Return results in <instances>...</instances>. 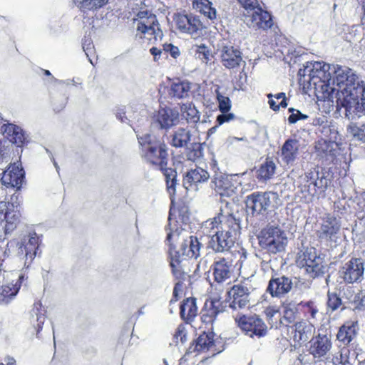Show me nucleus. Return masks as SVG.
Returning <instances> with one entry per match:
<instances>
[{
    "mask_svg": "<svg viewBox=\"0 0 365 365\" xmlns=\"http://www.w3.org/2000/svg\"><path fill=\"white\" fill-rule=\"evenodd\" d=\"M245 23L249 28L267 30L273 25L271 14L261 6L248 13H244Z\"/></svg>",
    "mask_w": 365,
    "mask_h": 365,
    "instance_id": "a211bd4d",
    "label": "nucleus"
},
{
    "mask_svg": "<svg viewBox=\"0 0 365 365\" xmlns=\"http://www.w3.org/2000/svg\"><path fill=\"white\" fill-rule=\"evenodd\" d=\"M178 113L169 108L159 109L154 115L155 121L162 129H168L175 125L178 121Z\"/></svg>",
    "mask_w": 365,
    "mask_h": 365,
    "instance_id": "c85d7f7f",
    "label": "nucleus"
},
{
    "mask_svg": "<svg viewBox=\"0 0 365 365\" xmlns=\"http://www.w3.org/2000/svg\"><path fill=\"white\" fill-rule=\"evenodd\" d=\"M250 289L247 284L240 282L234 284L227 291L225 301L232 310L243 309L250 305Z\"/></svg>",
    "mask_w": 365,
    "mask_h": 365,
    "instance_id": "f8f14e48",
    "label": "nucleus"
},
{
    "mask_svg": "<svg viewBox=\"0 0 365 365\" xmlns=\"http://www.w3.org/2000/svg\"><path fill=\"white\" fill-rule=\"evenodd\" d=\"M267 98L269 108L274 111H278L280 108H285L287 106L285 93H277L276 94L269 93Z\"/></svg>",
    "mask_w": 365,
    "mask_h": 365,
    "instance_id": "79ce46f5",
    "label": "nucleus"
},
{
    "mask_svg": "<svg viewBox=\"0 0 365 365\" xmlns=\"http://www.w3.org/2000/svg\"><path fill=\"white\" fill-rule=\"evenodd\" d=\"M42 72L44 75L51 77L50 83H58L59 84H64L67 86L73 85L75 89H81V81L79 78L77 79H67L66 81H58L52 76L51 72L48 70L42 69Z\"/></svg>",
    "mask_w": 365,
    "mask_h": 365,
    "instance_id": "3c124183",
    "label": "nucleus"
},
{
    "mask_svg": "<svg viewBox=\"0 0 365 365\" xmlns=\"http://www.w3.org/2000/svg\"><path fill=\"white\" fill-rule=\"evenodd\" d=\"M176 28L184 34H190L197 38L202 35L205 26L199 16L193 14H176L173 16Z\"/></svg>",
    "mask_w": 365,
    "mask_h": 365,
    "instance_id": "ddd939ff",
    "label": "nucleus"
},
{
    "mask_svg": "<svg viewBox=\"0 0 365 365\" xmlns=\"http://www.w3.org/2000/svg\"><path fill=\"white\" fill-rule=\"evenodd\" d=\"M299 318L297 306H292L291 303L284 306L282 320L286 323V326L295 322L296 319Z\"/></svg>",
    "mask_w": 365,
    "mask_h": 365,
    "instance_id": "09e8293b",
    "label": "nucleus"
},
{
    "mask_svg": "<svg viewBox=\"0 0 365 365\" xmlns=\"http://www.w3.org/2000/svg\"><path fill=\"white\" fill-rule=\"evenodd\" d=\"M190 50L194 56L204 63L207 64L212 61L213 56L212 51L208 46L204 43L194 44Z\"/></svg>",
    "mask_w": 365,
    "mask_h": 365,
    "instance_id": "58836bf2",
    "label": "nucleus"
},
{
    "mask_svg": "<svg viewBox=\"0 0 365 365\" xmlns=\"http://www.w3.org/2000/svg\"><path fill=\"white\" fill-rule=\"evenodd\" d=\"M19 195L14 194L9 201L0 202V238L12 233L21 222Z\"/></svg>",
    "mask_w": 365,
    "mask_h": 365,
    "instance_id": "20e7f679",
    "label": "nucleus"
},
{
    "mask_svg": "<svg viewBox=\"0 0 365 365\" xmlns=\"http://www.w3.org/2000/svg\"><path fill=\"white\" fill-rule=\"evenodd\" d=\"M216 53L222 65L228 69L239 67L243 61L241 51L227 43L222 42L219 44Z\"/></svg>",
    "mask_w": 365,
    "mask_h": 365,
    "instance_id": "f3484780",
    "label": "nucleus"
},
{
    "mask_svg": "<svg viewBox=\"0 0 365 365\" xmlns=\"http://www.w3.org/2000/svg\"><path fill=\"white\" fill-rule=\"evenodd\" d=\"M183 290V284L182 282H178L175 283L173 292V297L170 301V304H173L178 301V299L180 297V294H182Z\"/></svg>",
    "mask_w": 365,
    "mask_h": 365,
    "instance_id": "e2e57ef3",
    "label": "nucleus"
},
{
    "mask_svg": "<svg viewBox=\"0 0 365 365\" xmlns=\"http://www.w3.org/2000/svg\"><path fill=\"white\" fill-rule=\"evenodd\" d=\"M334 145L335 143L333 141L320 138L315 143L314 148L319 155L333 157L336 155V149L334 148Z\"/></svg>",
    "mask_w": 365,
    "mask_h": 365,
    "instance_id": "a19ab883",
    "label": "nucleus"
},
{
    "mask_svg": "<svg viewBox=\"0 0 365 365\" xmlns=\"http://www.w3.org/2000/svg\"><path fill=\"white\" fill-rule=\"evenodd\" d=\"M331 174L325 168L310 170L305 174L304 191L311 196L324 194L331 182Z\"/></svg>",
    "mask_w": 365,
    "mask_h": 365,
    "instance_id": "423d86ee",
    "label": "nucleus"
},
{
    "mask_svg": "<svg viewBox=\"0 0 365 365\" xmlns=\"http://www.w3.org/2000/svg\"><path fill=\"white\" fill-rule=\"evenodd\" d=\"M198 309L195 297H187L182 302L180 307V315L186 323H191L197 315Z\"/></svg>",
    "mask_w": 365,
    "mask_h": 365,
    "instance_id": "72a5a7b5",
    "label": "nucleus"
},
{
    "mask_svg": "<svg viewBox=\"0 0 365 365\" xmlns=\"http://www.w3.org/2000/svg\"><path fill=\"white\" fill-rule=\"evenodd\" d=\"M359 331V322L356 318L345 321L338 329L336 340L344 346L349 347L356 340Z\"/></svg>",
    "mask_w": 365,
    "mask_h": 365,
    "instance_id": "412c9836",
    "label": "nucleus"
},
{
    "mask_svg": "<svg viewBox=\"0 0 365 365\" xmlns=\"http://www.w3.org/2000/svg\"><path fill=\"white\" fill-rule=\"evenodd\" d=\"M262 250L269 255H276L285 250L288 241L286 233L278 226H267L257 235Z\"/></svg>",
    "mask_w": 365,
    "mask_h": 365,
    "instance_id": "39448f33",
    "label": "nucleus"
},
{
    "mask_svg": "<svg viewBox=\"0 0 365 365\" xmlns=\"http://www.w3.org/2000/svg\"><path fill=\"white\" fill-rule=\"evenodd\" d=\"M365 262L360 257H351L340 268V277L346 284L360 283L364 279Z\"/></svg>",
    "mask_w": 365,
    "mask_h": 365,
    "instance_id": "4468645a",
    "label": "nucleus"
},
{
    "mask_svg": "<svg viewBox=\"0 0 365 365\" xmlns=\"http://www.w3.org/2000/svg\"><path fill=\"white\" fill-rule=\"evenodd\" d=\"M109 0H76L79 9L86 12L88 11H96L108 3Z\"/></svg>",
    "mask_w": 365,
    "mask_h": 365,
    "instance_id": "c03bdc74",
    "label": "nucleus"
},
{
    "mask_svg": "<svg viewBox=\"0 0 365 365\" xmlns=\"http://www.w3.org/2000/svg\"><path fill=\"white\" fill-rule=\"evenodd\" d=\"M170 266L172 274L178 282H182V284L185 282H188L189 284H191L190 271L186 269L185 264L180 259L178 252H175V255L170 253Z\"/></svg>",
    "mask_w": 365,
    "mask_h": 365,
    "instance_id": "bb28decb",
    "label": "nucleus"
},
{
    "mask_svg": "<svg viewBox=\"0 0 365 365\" xmlns=\"http://www.w3.org/2000/svg\"><path fill=\"white\" fill-rule=\"evenodd\" d=\"M277 49L274 50V55L277 58L282 59L287 63H297V58L302 56L301 48H297L289 41L283 36L278 38L276 43Z\"/></svg>",
    "mask_w": 365,
    "mask_h": 365,
    "instance_id": "6ab92c4d",
    "label": "nucleus"
},
{
    "mask_svg": "<svg viewBox=\"0 0 365 365\" xmlns=\"http://www.w3.org/2000/svg\"><path fill=\"white\" fill-rule=\"evenodd\" d=\"M336 93V110L339 111L341 108L346 110V115L349 114H358L365 111V93Z\"/></svg>",
    "mask_w": 365,
    "mask_h": 365,
    "instance_id": "9b49d317",
    "label": "nucleus"
},
{
    "mask_svg": "<svg viewBox=\"0 0 365 365\" xmlns=\"http://www.w3.org/2000/svg\"><path fill=\"white\" fill-rule=\"evenodd\" d=\"M349 130H350V133L354 136V137H356V136H359V133L361 132L362 130L359 128L357 127L356 125H352V126H350L349 127Z\"/></svg>",
    "mask_w": 365,
    "mask_h": 365,
    "instance_id": "774afa93",
    "label": "nucleus"
},
{
    "mask_svg": "<svg viewBox=\"0 0 365 365\" xmlns=\"http://www.w3.org/2000/svg\"><path fill=\"white\" fill-rule=\"evenodd\" d=\"M282 157L287 164L293 163L299 152V143L295 139L287 140L282 147Z\"/></svg>",
    "mask_w": 365,
    "mask_h": 365,
    "instance_id": "e433bc0d",
    "label": "nucleus"
},
{
    "mask_svg": "<svg viewBox=\"0 0 365 365\" xmlns=\"http://www.w3.org/2000/svg\"><path fill=\"white\" fill-rule=\"evenodd\" d=\"M215 336L212 331H202L190 345L187 352L194 353L196 355L209 352L212 356L220 353L221 350L217 348Z\"/></svg>",
    "mask_w": 365,
    "mask_h": 365,
    "instance_id": "2eb2a0df",
    "label": "nucleus"
},
{
    "mask_svg": "<svg viewBox=\"0 0 365 365\" xmlns=\"http://www.w3.org/2000/svg\"><path fill=\"white\" fill-rule=\"evenodd\" d=\"M288 111L292 113L288 117V122L290 124H294L299 120H305L308 118L307 115L302 113L299 110H296L293 108H289Z\"/></svg>",
    "mask_w": 365,
    "mask_h": 365,
    "instance_id": "bf43d9fd",
    "label": "nucleus"
},
{
    "mask_svg": "<svg viewBox=\"0 0 365 365\" xmlns=\"http://www.w3.org/2000/svg\"><path fill=\"white\" fill-rule=\"evenodd\" d=\"M4 138L17 147H23L26 143V134L24 130L13 123L4 124L1 127Z\"/></svg>",
    "mask_w": 365,
    "mask_h": 365,
    "instance_id": "cd10ccee",
    "label": "nucleus"
},
{
    "mask_svg": "<svg viewBox=\"0 0 365 365\" xmlns=\"http://www.w3.org/2000/svg\"><path fill=\"white\" fill-rule=\"evenodd\" d=\"M213 280L217 284H222L230 279L234 272L233 262L230 258L218 257L210 267Z\"/></svg>",
    "mask_w": 365,
    "mask_h": 365,
    "instance_id": "aec40b11",
    "label": "nucleus"
},
{
    "mask_svg": "<svg viewBox=\"0 0 365 365\" xmlns=\"http://www.w3.org/2000/svg\"><path fill=\"white\" fill-rule=\"evenodd\" d=\"M264 314L269 323L272 322L273 317L280 313V308L277 306H268L265 308Z\"/></svg>",
    "mask_w": 365,
    "mask_h": 365,
    "instance_id": "680f3d73",
    "label": "nucleus"
},
{
    "mask_svg": "<svg viewBox=\"0 0 365 365\" xmlns=\"http://www.w3.org/2000/svg\"><path fill=\"white\" fill-rule=\"evenodd\" d=\"M202 148L200 144L194 143L192 148L187 151V158L192 161H195L202 156Z\"/></svg>",
    "mask_w": 365,
    "mask_h": 365,
    "instance_id": "13d9d810",
    "label": "nucleus"
},
{
    "mask_svg": "<svg viewBox=\"0 0 365 365\" xmlns=\"http://www.w3.org/2000/svg\"><path fill=\"white\" fill-rule=\"evenodd\" d=\"M82 48H83L87 58H88V61H90V63L93 66H94L96 63L91 58V55L93 53L94 48H93V41L91 38H88V37L84 38V39L83 40V42H82Z\"/></svg>",
    "mask_w": 365,
    "mask_h": 365,
    "instance_id": "4d7b16f0",
    "label": "nucleus"
},
{
    "mask_svg": "<svg viewBox=\"0 0 365 365\" xmlns=\"http://www.w3.org/2000/svg\"><path fill=\"white\" fill-rule=\"evenodd\" d=\"M40 245L39 237L36 232L30 234L27 242L22 243L21 249L25 252L26 257L34 258L36 255L37 250Z\"/></svg>",
    "mask_w": 365,
    "mask_h": 365,
    "instance_id": "4c0bfd02",
    "label": "nucleus"
},
{
    "mask_svg": "<svg viewBox=\"0 0 365 365\" xmlns=\"http://www.w3.org/2000/svg\"><path fill=\"white\" fill-rule=\"evenodd\" d=\"M194 7L204 14L205 16L212 20L216 18V10L212 7V4L208 0H199L193 3Z\"/></svg>",
    "mask_w": 365,
    "mask_h": 365,
    "instance_id": "a18cd8bd",
    "label": "nucleus"
},
{
    "mask_svg": "<svg viewBox=\"0 0 365 365\" xmlns=\"http://www.w3.org/2000/svg\"><path fill=\"white\" fill-rule=\"evenodd\" d=\"M302 91H365V83L351 68L307 62L298 71Z\"/></svg>",
    "mask_w": 365,
    "mask_h": 365,
    "instance_id": "f257e3e1",
    "label": "nucleus"
},
{
    "mask_svg": "<svg viewBox=\"0 0 365 365\" xmlns=\"http://www.w3.org/2000/svg\"><path fill=\"white\" fill-rule=\"evenodd\" d=\"M182 230L181 231H178V230H171L169 232L166 237V242L170 248V254L172 253L171 251L175 249V242H178L180 240H182L184 237L182 235Z\"/></svg>",
    "mask_w": 365,
    "mask_h": 365,
    "instance_id": "603ef678",
    "label": "nucleus"
},
{
    "mask_svg": "<svg viewBox=\"0 0 365 365\" xmlns=\"http://www.w3.org/2000/svg\"><path fill=\"white\" fill-rule=\"evenodd\" d=\"M163 51L165 53H170V55L173 57L174 58H176L180 56V50L177 46H173L171 43L169 44H164L163 45Z\"/></svg>",
    "mask_w": 365,
    "mask_h": 365,
    "instance_id": "0e129e2a",
    "label": "nucleus"
},
{
    "mask_svg": "<svg viewBox=\"0 0 365 365\" xmlns=\"http://www.w3.org/2000/svg\"><path fill=\"white\" fill-rule=\"evenodd\" d=\"M235 119V115L232 113H225L219 115L217 117V123L218 125H222L225 123L230 122Z\"/></svg>",
    "mask_w": 365,
    "mask_h": 365,
    "instance_id": "69168bd1",
    "label": "nucleus"
},
{
    "mask_svg": "<svg viewBox=\"0 0 365 365\" xmlns=\"http://www.w3.org/2000/svg\"><path fill=\"white\" fill-rule=\"evenodd\" d=\"M269 204L270 199L267 192H255L248 195L246 199V207L252 215L263 214Z\"/></svg>",
    "mask_w": 365,
    "mask_h": 365,
    "instance_id": "b1692460",
    "label": "nucleus"
},
{
    "mask_svg": "<svg viewBox=\"0 0 365 365\" xmlns=\"http://www.w3.org/2000/svg\"><path fill=\"white\" fill-rule=\"evenodd\" d=\"M297 306L299 318H302V320L312 322V320L316 319L319 309L315 301H301Z\"/></svg>",
    "mask_w": 365,
    "mask_h": 365,
    "instance_id": "f704fd0d",
    "label": "nucleus"
},
{
    "mask_svg": "<svg viewBox=\"0 0 365 365\" xmlns=\"http://www.w3.org/2000/svg\"><path fill=\"white\" fill-rule=\"evenodd\" d=\"M202 245L196 236L190 235L187 238H182L180 251L182 255L189 258L197 259L200 255Z\"/></svg>",
    "mask_w": 365,
    "mask_h": 365,
    "instance_id": "2f4dec72",
    "label": "nucleus"
},
{
    "mask_svg": "<svg viewBox=\"0 0 365 365\" xmlns=\"http://www.w3.org/2000/svg\"><path fill=\"white\" fill-rule=\"evenodd\" d=\"M136 31V36L150 43L160 40L163 36L156 16L148 12L142 11L138 14Z\"/></svg>",
    "mask_w": 365,
    "mask_h": 365,
    "instance_id": "0eeeda50",
    "label": "nucleus"
},
{
    "mask_svg": "<svg viewBox=\"0 0 365 365\" xmlns=\"http://www.w3.org/2000/svg\"><path fill=\"white\" fill-rule=\"evenodd\" d=\"M191 89L195 90L187 81L176 79L171 84V91H189Z\"/></svg>",
    "mask_w": 365,
    "mask_h": 365,
    "instance_id": "6e6d98bb",
    "label": "nucleus"
},
{
    "mask_svg": "<svg viewBox=\"0 0 365 365\" xmlns=\"http://www.w3.org/2000/svg\"><path fill=\"white\" fill-rule=\"evenodd\" d=\"M349 350L346 347H341L336 352L331 359L333 365H347L349 364Z\"/></svg>",
    "mask_w": 365,
    "mask_h": 365,
    "instance_id": "8fccbe9b",
    "label": "nucleus"
},
{
    "mask_svg": "<svg viewBox=\"0 0 365 365\" xmlns=\"http://www.w3.org/2000/svg\"><path fill=\"white\" fill-rule=\"evenodd\" d=\"M211 187L221 197L232 196L237 189L228 176L221 175L214 177L211 181Z\"/></svg>",
    "mask_w": 365,
    "mask_h": 365,
    "instance_id": "a878e982",
    "label": "nucleus"
},
{
    "mask_svg": "<svg viewBox=\"0 0 365 365\" xmlns=\"http://www.w3.org/2000/svg\"><path fill=\"white\" fill-rule=\"evenodd\" d=\"M292 287V280L285 276L272 277L269 282L267 292L273 297H282L287 294Z\"/></svg>",
    "mask_w": 365,
    "mask_h": 365,
    "instance_id": "393cba45",
    "label": "nucleus"
},
{
    "mask_svg": "<svg viewBox=\"0 0 365 365\" xmlns=\"http://www.w3.org/2000/svg\"><path fill=\"white\" fill-rule=\"evenodd\" d=\"M25 179V171L21 163L17 161L10 163L4 170L1 178V182L6 187L16 188L19 190Z\"/></svg>",
    "mask_w": 365,
    "mask_h": 365,
    "instance_id": "dca6fc26",
    "label": "nucleus"
},
{
    "mask_svg": "<svg viewBox=\"0 0 365 365\" xmlns=\"http://www.w3.org/2000/svg\"><path fill=\"white\" fill-rule=\"evenodd\" d=\"M314 126H322L323 128H329L327 126V119L325 116H319L313 118L312 123Z\"/></svg>",
    "mask_w": 365,
    "mask_h": 365,
    "instance_id": "338daca9",
    "label": "nucleus"
},
{
    "mask_svg": "<svg viewBox=\"0 0 365 365\" xmlns=\"http://www.w3.org/2000/svg\"><path fill=\"white\" fill-rule=\"evenodd\" d=\"M316 103L324 112L329 113L336 108V93H314Z\"/></svg>",
    "mask_w": 365,
    "mask_h": 365,
    "instance_id": "c9c22d12",
    "label": "nucleus"
},
{
    "mask_svg": "<svg viewBox=\"0 0 365 365\" xmlns=\"http://www.w3.org/2000/svg\"><path fill=\"white\" fill-rule=\"evenodd\" d=\"M181 110L187 123H196L200 120V113L192 103L183 104Z\"/></svg>",
    "mask_w": 365,
    "mask_h": 365,
    "instance_id": "de8ad7c7",
    "label": "nucleus"
},
{
    "mask_svg": "<svg viewBox=\"0 0 365 365\" xmlns=\"http://www.w3.org/2000/svg\"><path fill=\"white\" fill-rule=\"evenodd\" d=\"M296 262L298 266L304 267L312 277H316L324 273V267L322 259L317 256L314 247H307L301 250L297 254Z\"/></svg>",
    "mask_w": 365,
    "mask_h": 365,
    "instance_id": "1a4fd4ad",
    "label": "nucleus"
},
{
    "mask_svg": "<svg viewBox=\"0 0 365 365\" xmlns=\"http://www.w3.org/2000/svg\"><path fill=\"white\" fill-rule=\"evenodd\" d=\"M314 329V326L312 322L301 320L294 324V331L293 340L299 346L305 343Z\"/></svg>",
    "mask_w": 365,
    "mask_h": 365,
    "instance_id": "7c9ffc66",
    "label": "nucleus"
},
{
    "mask_svg": "<svg viewBox=\"0 0 365 365\" xmlns=\"http://www.w3.org/2000/svg\"><path fill=\"white\" fill-rule=\"evenodd\" d=\"M237 326L247 336L258 339L267 334V326L260 317L256 314L252 315L237 314L234 317Z\"/></svg>",
    "mask_w": 365,
    "mask_h": 365,
    "instance_id": "6e6552de",
    "label": "nucleus"
},
{
    "mask_svg": "<svg viewBox=\"0 0 365 365\" xmlns=\"http://www.w3.org/2000/svg\"><path fill=\"white\" fill-rule=\"evenodd\" d=\"M332 342L327 334H318L309 341V352L314 358L320 359L331 350Z\"/></svg>",
    "mask_w": 365,
    "mask_h": 365,
    "instance_id": "5701e85b",
    "label": "nucleus"
},
{
    "mask_svg": "<svg viewBox=\"0 0 365 365\" xmlns=\"http://www.w3.org/2000/svg\"><path fill=\"white\" fill-rule=\"evenodd\" d=\"M342 305V300L335 292H328L327 306L331 312H334Z\"/></svg>",
    "mask_w": 365,
    "mask_h": 365,
    "instance_id": "864d4df0",
    "label": "nucleus"
},
{
    "mask_svg": "<svg viewBox=\"0 0 365 365\" xmlns=\"http://www.w3.org/2000/svg\"><path fill=\"white\" fill-rule=\"evenodd\" d=\"M24 279V276L21 274L14 283L12 282L0 286V304H6L14 299L21 287Z\"/></svg>",
    "mask_w": 365,
    "mask_h": 365,
    "instance_id": "c756f323",
    "label": "nucleus"
},
{
    "mask_svg": "<svg viewBox=\"0 0 365 365\" xmlns=\"http://www.w3.org/2000/svg\"><path fill=\"white\" fill-rule=\"evenodd\" d=\"M137 137L143 148V157L148 163L158 168L168 165V153L164 143L148 133L142 136L137 135Z\"/></svg>",
    "mask_w": 365,
    "mask_h": 365,
    "instance_id": "7ed1b4c3",
    "label": "nucleus"
},
{
    "mask_svg": "<svg viewBox=\"0 0 365 365\" xmlns=\"http://www.w3.org/2000/svg\"><path fill=\"white\" fill-rule=\"evenodd\" d=\"M341 230V223L333 215L328 213L324 216L316 231L318 240L327 245L336 242Z\"/></svg>",
    "mask_w": 365,
    "mask_h": 365,
    "instance_id": "9d476101",
    "label": "nucleus"
},
{
    "mask_svg": "<svg viewBox=\"0 0 365 365\" xmlns=\"http://www.w3.org/2000/svg\"><path fill=\"white\" fill-rule=\"evenodd\" d=\"M239 4L245 9V13H248L260 6L259 0H237Z\"/></svg>",
    "mask_w": 365,
    "mask_h": 365,
    "instance_id": "052dcab7",
    "label": "nucleus"
},
{
    "mask_svg": "<svg viewBox=\"0 0 365 365\" xmlns=\"http://www.w3.org/2000/svg\"><path fill=\"white\" fill-rule=\"evenodd\" d=\"M224 308L223 302L220 299H206L200 314L202 323L212 327L217 315L224 312Z\"/></svg>",
    "mask_w": 365,
    "mask_h": 365,
    "instance_id": "4be33fe9",
    "label": "nucleus"
},
{
    "mask_svg": "<svg viewBox=\"0 0 365 365\" xmlns=\"http://www.w3.org/2000/svg\"><path fill=\"white\" fill-rule=\"evenodd\" d=\"M158 169L163 172V175L165 176L167 189H168V192L170 194L172 192L174 194L175 192V185H176V177H177L176 170L171 168H167V166L160 167Z\"/></svg>",
    "mask_w": 365,
    "mask_h": 365,
    "instance_id": "49530a36",
    "label": "nucleus"
},
{
    "mask_svg": "<svg viewBox=\"0 0 365 365\" xmlns=\"http://www.w3.org/2000/svg\"><path fill=\"white\" fill-rule=\"evenodd\" d=\"M190 132L185 128H178L171 135L170 144L175 148L186 146L190 140Z\"/></svg>",
    "mask_w": 365,
    "mask_h": 365,
    "instance_id": "ea45409f",
    "label": "nucleus"
},
{
    "mask_svg": "<svg viewBox=\"0 0 365 365\" xmlns=\"http://www.w3.org/2000/svg\"><path fill=\"white\" fill-rule=\"evenodd\" d=\"M275 164L272 160L267 159L266 161L261 164L257 171V178L260 180H269L275 172Z\"/></svg>",
    "mask_w": 365,
    "mask_h": 365,
    "instance_id": "37998d69",
    "label": "nucleus"
},
{
    "mask_svg": "<svg viewBox=\"0 0 365 365\" xmlns=\"http://www.w3.org/2000/svg\"><path fill=\"white\" fill-rule=\"evenodd\" d=\"M201 229L205 235L215 237L212 248L216 252L231 248L241 233L240 220L232 213H225L222 209L216 216L205 221Z\"/></svg>",
    "mask_w": 365,
    "mask_h": 365,
    "instance_id": "f03ea898",
    "label": "nucleus"
},
{
    "mask_svg": "<svg viewBox=\"0 0 365 365\" xmlns=\"http://www.w3.org/2000/svg\"><path fill=\"white\" fill-rule=\"evenodd\" d=\"M210 175L202 168H196L188 171L183 178V184L187 189L208 180Z\"/></svg>",
    "mask_w": 365,
    "mask_h": 365,
    "instance_id": "473e14b6",
    "label": "nucleus"
},
{
    "mask_svg": "<svg viewBox=\"0 0 365 365\" xmlns=\"http://www.w3.org/2000/svg\"><path fill=\"white\" fill-rule=\"evenodd\" d=\"M217 93V100L218 102L219 110L222 113H227L230 110L232 107V102L229 97L225 96L222 93Z\"/></svg>",
    "mask_w": 365,
    "mask_h": 365,
    "instance_id": "5fc2aeb1",
    "label": "nucleus"
}]
</instances>
